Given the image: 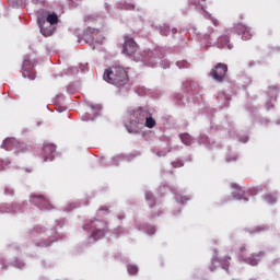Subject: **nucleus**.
<instances>
[{"label":"nucleus","mask_w":280,"mask_h":280,"mask_svg":"<svg viewBox=\"0 0 280 280\" xmlns=\"http://www.w3.org/2000/svg\"><path fill=\"white\" fill-rule=\"evenodd\" d=\"M16 145H21V142L15 138H8L2 143V148H4V150H15Z\"/></svg>","instance_id":"9d476101"},{"label":"nucleus","mask_w":280,"mask_h":280,"mask_svg":"<svg viewBox=\"0 0 280 280\" xmlns=\"http://www.w3.org/2000/svg\"><path fill=\"white\" fill-rule=\"evenodd\" d=\"M39 30H40V34H43V36H46V37L51 36L54 32H56V27H54L52 24H49L47 22H45L44 24H40Z\"/></svg>","instance_id":"1a4fd4ad"},{"label":"nucleus","mask_w":280,"mask_h":280,"mask_svg":"<svg viewBox=\"0 0 280 280\" xmlns=\"http://www.w3.org/2000/svg\"><path fill=\"white\" fill-rule=\"evenodd\" d=\"M48 14H49V12L44 11V10H39L37 12V23H38L39 26L47 23V15Z\"/></svg>","instance_id":"9b49d317"},{"label":"nucleus","mask_w":280,"mask_h":280,"mask_svg":"<svg viewBox=\"0 0 280 280\" xmlns=\"http://www.w3.org/2000/svg\"><path fill=\"white\" fill-rule=\"evenodd\" d=\"M138 49L139 46L137 45V42H135L132 37L126 35L122 46V54H125V56H133Z\"/></svg>","instance_id":"20e7f679"},{"label":"nucleus","mask_w":280,"mask_h":280,"mask_svg":"<svg viewBox=\"0 0 280 280\" xmlns=\"http://www.w3.org/2000/svg\"><path fill=\"white\" fill-rule=\"evenodd\" d=\"M172 165H183V161L173 162Z\"/></svg>","instance_id":"a878e982"},{"label":"nucleus","mask_w":280,"mask_h":280,"mask_svg":"<svg viewBox=\"0 0 280 280\" xmlns=\"http://www.w3.org/2000/svg\"><path fill=\"white\" fill-rule=\"evenodd\" d=\"M30 200L31 202H33L35 207H38L39 209H46L47 211H50V209H54V206L51 205V202H49L47 198L40 195L39 196L32 195Z\"/></svg>","instance_id":"39448f33"},{"label":"nucleus","mask_w":280,"mask_h":280,"mask_svg":"<svg viewBox=\"0 0 280 280\" xmlns=\"http://www.w3.org/2000/svg\"><path fill=\"white\" fill-rule=\"evenodd\" d=\"M153 195L152 194H150V192H147L145 194V200H153Z\"/></svg>","instance_id":"393cba45"},{"label":"nucleus","mask_w":280,"mask_h":280,"mask_svg":"<svg viewBox=\"0 0 280 280\" xmlns=\"http://www.w3.org/2000/svg\"><path fill=\"white\" fill-rule=\"evenodd\" d=\"M98 211H108V208H104V207H101L100 209H98Z\"/></svg>","instance_id":"cd10ccee"},{"label":"nucleus","mask_w":280,"mask_h":280,"mask_svg":"<svg viewBox=\"0 0 280 280\" xmlns=\"http://www.w3.org/2000/svg\"><path fill=\"white\" fill-rule=\"evenodd\" d=\"M180 139H182V142H184L185 145H191V136H189L188 133H182L180 135Z\"/></svg>","instance_id":"dca6fc26"},{"label":"nucleus","mask_w":280,"mask_h":280,"mask_svg":"<svg viewBox=\"0 0 280 280\" xmlns=\"http://www.w3.org/2000/svg\"><path fill=\"white\" fill-rule=\"evenodd\" d=\"M224 38L225 43H229V37H220L219 40H222Z\"/></svg>","instance_id":"c756f323"},{"label":"nucleus","mask_w":280,"mask_h":280,"mask_svg":"<svg viewBox=\"0 0 280 280\" xmlns=\"http://www.w3.org/2000/svg\"><path fill=\"white\" fill-rule=\"evenodd\" d=\"M144 126L145 128H154L156 126V120L152 118V116L149 114L147 115V118H144Z\"/></svg>","instance_id":"ddd939ff"},{"label":"nucleus","mask_w":280,"mask_h":280,"mask_svg":"<svg viewBox=\"0 0 280 280\" xmlns=\"http://www.w3.org/2000/svg\"><path fill=\"white\" fill-rule=\"evenodd\" d=\"M42 156H44V163H47V161H54V158L56 156V145L45 143L42 150Z\"/></svg>","instance_id":"0eeeda50"},{"label":"nucleus","mask_w":280,"mask_h":280,"mask_svg":"<svg viewBox=\"0 0 280 280\" xmlns=\"http://www.w3.org/2000/svg\"><path fill=\"white\" fill-rule=\"evenodd\" d=\"M151 207H154V201L151 203Z\"/></svg>","instance_id":"473e14b6"},{"label":"nucleus","mask_w":280,"mask_h":280,"mask_svg":"<svg viewBox=\"0 0 280 280\" xmlns=\"http://www.w3.org/2000/svg\"><path fill=\"white\" fill-rule=\"evenodd\" d=\"M201 1H207V0H201Z\"/></svg>","instance_id":"72a5a7b5"},{"label":"nucleus","mask_w":280,"mask_h":280,"mask_svg":"<svg viewBox=\"0 0 280 280\" xmlns=\"http://www.w3.org/2000/svg\"><path fill=\"white\" fill-rule=\"evenodd\" d=\"M23 78H28V80H36V72L34 71V66L32 65V61H30V57H25L23 65Z\"/></svg>","instance_id":"423d86ee"},{"label":"nucleus","mask_w":280,"mask_h":280,"mask_svg":"<svg viewBox=\"0 0 280 280\" xmlns=\"http://www.w3.org/2000/svg\"><path fill=\"white\" fill-rule=\"evenodd\" d=\"M172 34H178V30L177 28H172Z\"/></svg>","instance_id":"c85d7f7f"},{"label":"nucleus","mask_w":280,"mask_h":280,"mask_svg":"<svg viewBox=\"0 0 280 280\" xmlns=\"http://www.w3.org/2000/svg\"><path fill=\"white\" fill-rule=\"evenodd\" d=\"M213 23H214V25H218V21H214Z\"/></svg>","instance_id":"2f4dec72"},{"label":"nucleus","mask_w":280,"mask_h":280,"mask_svg":"<svg viewBox=\"0 0 280 280\" xmlns=\"http://www.w3.org/2000/svg\"><path fill=\"white\" fill-rule=\"evenodd\" d=\"M229 261H231V257H225L221 260V266L223 270H229V267L231 266Z\"/></svg>","instance_id":"a211bd4d"},{"label":"nucleus","mask_w":280,"mask_h":280,"mask_svg":"<svg viewBox=\"0 0 280 280\" xmlns=\"http://www.w3.org/2000/svg\"><path fill=\"white\" fill-rule=\"evenodd\" d=\"M127 270H128L129 275H137V272H139V268L135 265H129L127 267Z\"/></svg>","instance_id":"aec40b11"},{"label":"nucleus","mask_w":280,"mask_h":280,"mask_svg":"<svg viewBox=\"0 0 280 280\" xmlns=\"http://www.w3.org/2000/svg\"><path fill=\"white\" fill-rule=\"evenodd\" d=\"M265 201L268 205H275L277 202V196L275 194H267L265 195Z\"/></svg>","instance_id":"2eb2a0df"},{"label":"nucleus","mask_w":280,"mask_h":280,"mask_svg":"<svg viewBox=\"0 0 280 280\" xmlns=\"http://www.w3.org/2000/svg\"><path fill=\"white\" fill-rule=\"evenodd\" d=\"M160 33L162 36H167L170 34V26L164 24L161 26Z\"/></svg>","instance_id":"412c9836"},{"label":"nucleus","mask_w":280,"mask_h":280,"mask_svg":"<svg viewBox=\"0 0 280 280\" xmlns=\"http://www.w3.org/2000/svg\"><path fill=\"white\" fill-rule=\"evenodd\" d=\"M33 1V3H38V0H32Z\"/></svg>","instance_id":"7c9ffc66"},{"label":"nucleus","mask_w":280,"mask_h":280,"mask_svg":"<svg viewBox=\"0 0 280 280\" xmlns=\"http://www.w3.org/2000/svg\"><path fill=\"white\" fill-rule=\"evenodd\" d=\"M15 151L19 153L27 152V144L20 142V145H15Z\"/></svg>","instance_id":"6ab92c4d"},{"label":"nucleus","mask_w":280,"mask_h":280,"mask_svg":"<svg viewBox=\"0 0 280 280\" xmlns=\"http://www.w3.org/2000/svg\"><path fill=\"white\" fill-rule=\"evenodd\" d=\"M246 250V246L242 245L240 247V257L241 259H244L245 264H249V266H257L259 264V259H257L255 256L244 257V252Z\"/></svg>","instance_id":"6e6552de"},{"label":"nucleus","mask_w":280,"mask_h":280,"mask_svg":"<svg viewBox=\"0 0 280 280\" xmlns=\"http://www.w3.org/2000/svg\"><path fill=\"white\" fill-rule=\"evenodd\" d=\"M215 261L219 262L220 260H218V258L212 259V266L210 267L211 272H213V270H215V268H218V266H215Z\"/></svg>","instance_id":"5701e85b"},{"label":"nucleus","mask_w":280,"mask_h":280,"mask_svg":"<svg viewBox=\"0 0 280 280\" xmlns=\"http://www.w3.org/2000/svg\"><path fill=\"white\" fill-rule=\"evenodd\" d=\"M248 28V26H246L243 23H237L234 25V30L236 32V34L241 35L242 33L246 32Z\"/></svg>","instance_id":"4468645a"},{"label":"nucleus","mask_w":280,"mask_h":280,"mask_svg":"<svg viewBox=\"0 0 280 280\" xmlns=\"http://www.w3.org/2000/svg\"><path fill=\"white\" fill-rule=\"evenodd\" d=\"M253 38V33H250V27L242 33V40H250Z\"/></svg>","instance_id":"f3484780"},{"label":"nucleus","mask_w":280,"mask_h":280,"mask_svg":"<svg viewBox=\"0 0 280 280\" xmlns=\"http://www.w3.org/2000/svg\"><path fill=\"white\" fill-rule=\"evenodd\" d=\"M46 23L49 25H57L58 23V14L56 13H48L46 16Z\"/></svg>","instance_id":"f8f14e48"},{"label":"nucleus","mask_w":280,"mask_h":280,"mask_svg":"<svg viewBox=\"0 0 280 280\" xmlns=\"http://www.w3.org/2000/svg\"><path fill=\"white\" fill-rule=\"evenodd\" d=\"M97 235L104 236V230H96L93 232V237H95Z\"/></svg>","instance_id":"b1692460"},{"label":"nucleus","mask_w":280,"mask_h":280,"mask_svg":"<svg viewBox=\"0 0 280 280\" xmlns=\"http://www.w3.org/2000/svg\"><path fill=\"white\" fill-rule=\"evenodd\" d=\"M103 79L115 86H126L129 82L128 71L121 66H113L105 70Z\"/></svg>","instance_id":"f257e3e1"},{"label":"nucleus","mask_w":280,"mask_h":280,"mask_svg":"<svg viewBox=\"0 0 280 280\" xmlns=\"http://www.w3.org/2000/svg\"><path fill=\"white\" fill-rule=\"evenodd\" d=\"M228 71H229V67L226 66V63L219 62L210 71V75L217 82H224V78H226Z\"/></svg>","instance_id":"7ed1b4c3"},{"label":"nucleus","mask_w":280,"mask_h":280,"mask_svg":"<svg viewBox=\"0 0 280 280\" xmlns=\"http://www.w3.org/2000/svg\"><path fill=\"white\" fill-rule=\"evenodd\" d=\"M150 112L143 108H137L133 109L131 115H130V124L131 126H139L143 125L145 122V119L148 118V115Z\"/></svg>","instance_id":"f03ea898"},{"label":"nucleus","mask_w":280,"mask_h":280,"mask_svg":"<svg viewBox=\"0 0 280 280\" xmlns=\"http://www.w3.org/2000/svg\"><path fill=\"white\" fill-rule=\"evenodd\" d=\"M256 257H259V258L264 257V252H259V253L256 255Z\"/></svg>","instance_id":"bb28decb"},{"label":"nucleus","mask_w":280,"mask_h":280,"mask_svg":"<svg viewBox=\"0 0 280 280\" xmlns=\"http://www.w3.org/2000/svg\"><path fill=\"white\" fill-rule=\"evenodd\" d=\"M121 10H135V4H130V3H122L121 4Z\"/></svg>","instance_id":"4be33fe9"}]
</instances>
